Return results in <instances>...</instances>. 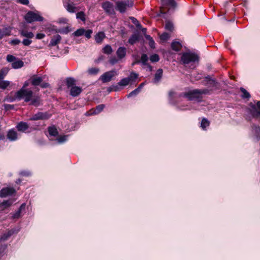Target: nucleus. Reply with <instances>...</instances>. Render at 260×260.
<instances>
[{"label":"nucleus","instance_id":"2eb2a0df","mask_svg":"<svg viewBox=\"0 0 260 260\" xmlns=\"http://www.w3.org/2000/svg\"><path fill=\"white\" fill-rule=\"evenodd\" d=\"M22 37H26L28 39H32L34 37V34L31 31H28L26 29L22 28L19 31Z\"/></svg>","mask_w":260,"mask_h":260},{"label":"nucleus","instance_id":"7c9ffc66","mask_svg":"<svg viewBox=\"0 0 260 260\" xmlns=\"http://www.w3.org/2000/svg\"><path fill=\"white\" fill-rule=\"evenodd\" d=\"M9 70L6 68H4L0 70V81H2L7 75Z\"/></svg>","mask_w":260,"mask_h":260},{"label":"nucleus","instance_id":"412c9836","mask_svg":"<svg viewBox=\"0 0 260 260\" xmlns=\"http://www.w3.org/2000/svg\"><path fill=\"white\" fill-rule=\"evenodd\" d=\"M24 66V62L19 59L15 60L12 63V67L13 69H17L22 68Z\"/></svg>","mask_w":260,"mask_h":260},{"label":"nucleus","instance_id":"f03ea898","mask_svg":"<svg viewBox=\"0 0 260 260\" xmlns=\"http://www.w3.org/2000/svg\"><path fill=\"white\" fill-rule=\"evenodd\" d=\"M199 57L198 56L192 53L185 52L182 53L181 58V61L183 64L186 66L187 64H191L192 67L191 68L193 69L194 66H193L196 61H198Z\"/></svg>","mask_w":260,"mask_h":260},{"label":"nucleus","instance_id":"393cba45","mask_svg":"<svg viewBox=\"0 0 260 260\" xmlns=\"http://www.w3.org/2000/svg\"><path fill=\"white\" fill-rule=\"evenodd\" d=\"M105 36L104 32H100L95 36V40L96 43H101L105 38Z\"/></svg>","mask_w":260,"mask_h":260},{"label":"nucleus","instance_id":"f8f14e48","mask_svg":"<svg viewBox=\"0 0 260 260\" xmlns=\"http://www.w3.org/2000/svg\"><path fill=\"white\" fill-rule=\"evenodd\" d=\"M256 106L259 110L257 111L255 106H253L252 109L250 111V113L253 117L257 118L260 117V101H258L257 102Z\"/></svg>","mask_w":260,"mask_h":260},{"label":"nucleus","instance_id":"ddd939ff","mask_svg":"<svg viewBox=\"0 0 260 260\" xmlns=\"http://www.w3.org/2000/svg\"><path fill=\"white\" fill-rule=\"evenodd\" d=\"M7 138L11 141H16L18 138L17 133L13 129H10L7 133Z\"/></svg>","mask_w":260,"mask_h":260},{"label":"nucleus","instance_id":"7ed1b4c3","mask_svg":"<svg viewBox=\"0 0 260 260\" xmlns=\"http://www.w3.org/2000/svg\"><path fill=\"white\" fill-rule=\"evenodd\" d=\"M32 95L33 92L31 90L21 88L19 90L16 92L15 98L19 100L24 99L25 102H28L31 100Z\"/></svg>","mask_w":260,"mask_h":260},{"label":"nucleus","instance_id":"4468645a","mask_svg":"<svg viewBox=\"0 0 260 260\" xmlns=\"http://www.w3.org/2000/svg\"><path fill=\"white\" fill-rule=\"evenodd\" d=\"M82 91V89L81 87L74 86L71 88L70 94L74 97L77 96L81 93Z\"/></svg>","mask_w":260,"mask_h":260},{"label":"nucleus","instance_id":"b1692460","mask_svg":"<svg viewBox=\"0 0 260 260\" xmlns=\"http://www.w3.org/2000/svg\"><path fill=\"white\" fill-rule=\"evenodd\" d=\"M181 47L182 45L179 42L174 41L171 44L172 49L175 51H179L181 49Z\"/></svg>","mask_w":260,"mask_h":260},{"label":"nucleus","instance_id":"052dcab7","mask_svg":"<svg viewBox=\"0 0 260 260\" xmlns=\"http://www.w3.org/2000/svg\"><path fill=\"white\" fill-rule=\"evenodd\" d=\"M60 23H67L68 22V19L66 18H61L59 20Z\"/></svg>","mask_w":260,"mask_h":260},{"label":"nucleus","instance_id":"9d476101","mask_svg":"<svg viewBox=\"0 0 260 260\" xmlns=\"http://www.w3.org/2000/svg\"><path fill=\"white\" fill-rule=\"evenodd\" d=\"M116 54L119 59L121 60L123 59L126 54V48L124 47H119L116 52Z\"/></svg>","mask_w":260,"mask_h":260},{"label":"nucleus","instance_id":"6ab92c4d","mask_svg":"<svg viewBox=\"0 0 260 260\" xmlns=\"http://www.w3.org/2000/svg\"><path fill=\"white\" fill-rule=\"evenodd\" d=\"M31 84L34 86H37L41 84L43 81V78L41 77H38L36 75L31 78Z\"/></svg>","mask_w":260,"mask_h":260},{"label":"nucleus","instance_id":"69168bd1","mask_svg":"<svg viewBox=\"0 0 260 260\" xmlns=\"http://www.w3.org/2000/svg\"><path fill=\"white\" fill-rule=\"evenodd\" d=\"M41 87L42 88H46L49 86V84L47 83H43L40 84Z\"/></svg>","mask_w":260,"mask_h":260},{"label":"nucleus","instance_id":"680f3d73","mask_svg":"<svg viewBox=\"0 0 260 260\" xmlns=\"http://www.w3.org/2000/svg\"><path fill=\"white\" fill-rule=\"evenodd\" d=\"M10 36V32H8L6 34H1L0 33V40L2 39L4 36Z\"/></svg>","mask_w":260,"mask_h":260},{"label":"nucleus","instance_id":"09e8293b","mask_svg":"<svg viewBox=\"0 0 260 260\" xmlns=\"http://www.w3.org/2000/svg\"><path fill=\"white\" fill-rule=\"evenodd\" d=\"M67 136H60L57 139V141L59 143H61L65 142L67 140Z\"/></svg>","mask_w":260,"mask_h":260},{"label":"nucleus","instance_id":"5701e85b","mask_svg":"<svg viewBox=\"0 0 260 260\" xmlns=\"http://www.w3.org/2000/svg\"><path fill=\"white\" fill-rule=\"evenodd\" d=\"M163 5L169 6L171 8H175L176 6V3L175 0H161Z\"/></svg>","mask_w":260,"mask_h":260},{"label":"nucleus","instance_id":"a211bd4d","mask_svg":"<svg viewBox=\"0 0 260 260\" xmlns=\"http://www.w3.org/2000/svg\"><path fill=\"white\" fill-rule=\"evenodd\" d=\"M61 39V37L60 35H56L52 38L49 45L52 46H55L60 42Z\"/></svg>","mask_w":260,"mask_h":260},{"label":"nucleus","instance_id":"774afa93","mask_svg":"<svg viewBox=\"0 0 260 260\" xmlns=\"http://www.w3.org/2000/svg\"><path fill=\"white\" fill-rule=\"evenodd\" d=\"M29 85V83L28 82H25L22 88H24V89H27L26 87L28 86Z\"/></svg>","mask_w":260,"mask_h":260},{"label":"nucleus","instance_id":"dca6fc26","mask_svg":"<svg viewBox=\"0 0 260 260\" xmlns=\"http://www.w3.org/2000/svg\"><path fill=\"white\" fill-rule=\"evenodd\" d=\"M148 57L146 54H143L141 58V62L143 66L147 67L149 71L152 70V67L148 63Z\"/></svg>","mask_w":260,"mask_h":260},{"label":"nucleus","instance_id":"c9c22d12","mask_svg":"<svg viewBox=\"0 0 260 260\" xmlns=\"http://www.w3.org/2000/svg\"><path fill=\"white\" fill-rule=\"evenodd\" d=\"M129 83L128 81V79L127 78H124L122 79L118 83V84L120 86H125L127 85Z\"/></svg>","mask_w":260,"mask_h":260},{"label":"nucleus","instance_id":"0eeeda50","mask_svg":"<svg viewBox=\"0 0 260 260\" xmlns=\"http://www.w3.org/2000/svg\"><path fill=\"white\" fill-rule=\"evenodd\" d=\"M51 116V114L49 113L39 112L34 115L31 118H29L30 120H45L49 119Z\"/></svg>","mask_w":260,"mask_h":260},{"label":"nucleus","instance_id":"6e6552de","mask_svg":"<svg viewBox=\"0 0 260 260\" xmlns=\"http://www.w3.org/2000/svg\"><path fill=\"white\" fill-rule=\"evenodd\" d=\"M117 75L116 71L112 70L103 74L100 77L103 83L110 82L112 78Z\"/></svg>","mask_w":260,"mask_h":260},{"label":"nucleus","instance_id":"bb28decb","mask_svg":"<svg viewBox=\"0 0 260 260\" xmlns=\"http://www.w3.org/2000/svg\"><path fill=\"white\" fill-rule=\"evenodd\" d=\"M105 105L101 104L97 106L95 109L93 110V112L91 113L92 114H98L100 113L104 108Z\"/></svg>","mask_w":260,"mask_h":260},{"label":"nucleus","instance_id":"de8ad7c7","mask_svg":"<svg viewBox=\"0 0 260 260\" xmlns=\"http://www.w3.org/2000/svg\"><path fill=\"white\" fill-rule=\"evenodd\" d=\"M140 90L137 88L134 90L133 91H132L131 92H130L128 95V97H131L136 95L137 94H138L140 92Z\"/></svg>","mask_w":260,"mask_h":260},{"label":"nucleus","instance_id":"c756f323","mask_svg":"<svg viewBox=\"0 0 260 260\" xmlns=\"http://www.w3.org/2000/svg\"><path fill=\"white\" fill-rule=\"evenodd\" d=\"M48 132L50 135L52 136H56L58 134L57 129L55 126H50L48 127Z\"/></svg>","mask_w":260,"mask_h":260},{"label":"nucleus","instance_id":"5fc2aeb1","mask_svg":"<svg viewBox=\"0 0 260 260\" xmlns=\"http://www.w3.org/2000/svg\"><path fill=\"white\" fill-rule=\"evenodd\" d=\"M21 212L19 210L15 213L14 214L13 216V218H18L20 217V214Z\"/></svg>","mask_w":260,"mask_h":260},{"label":"nucleus","instance_id":"a878e982","mask_svg":"<svg viewBox=\"0 0 260 260\" xmlns=\"http://www.w3.org/2000/svg\"><path fill=\"white\" fill-rule=\"evenodd\" d=\"M139 40V36L137 34L133 35L128 39V43L131 45L136 43Z\"/></svg>","mask_w":260,"mask_h":260},{"label":"nucleus","instance_id":"13d9d810","mask_svg":"<svg viewBox=\"0 0 260 260\" xmlns=\"http://www.w3.org/2000/svg\"><path fill=\"white\" fill-rule=\"evenodd\" d=\"M8 32H9L10 34H11V31L7 28H5L3 30L0 31L1 34H6Z\"/></svg>","mask_w":260,"mask_h":260},{"label":"nucleus","instance_id":"72a5a7b5","mask_svg":"<svg viewBox=\"0 0 260 260\" xmlns=\"http://www.w3.org/2000/svg\"><path fill=\"white\" fill-rule=\"evenodd\" d=\"M10 82L9 81L2 80L0 81V88L5 89L9 86Z\"/></svg>","mask_w":260,"mask_h":260},{"label":"nucleus","instance_id":"0e129e2a","mask_svg":"<svg viewBox=\"0 0 260 260\" xmlns=\"http://www.w3.org/2000/svg\"><path fill=\"white\" fill-rule=\"evenodd\" d=\"M21 174L23 176H29L30 173L29 172L23 171L21 172Z\"/></svg>","mask_w":260,"mask_h":260},{"label":"nucleus","instance_id":"a19ab883","mask_svg":"<svg viewBox=\"0 0 260 260\" xmlns=\"http://www.w3.org/2000/svg\"><path fill=\"white\" fill-rule=\"evenodd\" d=\"M173 28H174L173 24L172 22H171L170 21L166 22V24H165V28L167 30H168L170 31H172L173 29Z\"/></svg>","mask_w":260,"mask_h":260},{"label":"nucleus","instance_id":"cd10ccee","mask_svg":"<svg viewBox=\"0 0 260 260\" xmlns=\"http://www.w3.org/2000/svg\"><path fill=\"white\" fill-rule=\"evenodd\" d=\"M145 38L149 41V46L152 49L155 48V42L153 38L150 36L147 35H145Z\"/></svg>","mask_w":260,"mask_h":260},{"label":"nucleus","instance_id":"1a4fd4ad","mask_svg":"<svg viewBox=\"0 0 260 260\" xmlns=\"http://www.w3.org/2000/svg\"><path fill=\"white\" fill-rule=\"evenodd\" d=\"M15 191V190L13 187L4 188L0 191V197L1 198H5L8 196L12 195Z\"/></svg>","mask_w":260,"mask_h":260},{"label":"nucleus","instance_id":"3c124183","mask_svg":"<svg viewBox=\"0 0 260 260\" xmlns=\"http://www.w3.org/2000/svg\"><path fill=\"white\" fill-rule=\"evenodd\" d=\"M32 42L30 39H24L22 41V44L25 46H29Z\"/></svg>","mask_w":260,"mask_h":260},{"label":"nucleus","instance_id":"2f4dec72","mask_svg":"<svg viewBox=\"0 0 260 260\" xmlns=\"http://www.w3.org/2000/svg\"><path fill=\"white\" fill-rule=\"evenodd\" d=\"M75 85V80L73 78H68L67 79V85L68 88H72Z\"/></svg>","mask_w":260,"mask_h":260},{"label":"nucleus","instance_id":"8fccbe9b","mask_svg":"<svg viewBox=\"0 0 260 260\" xmlns=\"http://www.w3.org/2000/svg\"><path fill=\"white\" fill-rule=\"evenodd\" d=\"M92 33V30L91 29H88L87 30H85L84 35L87 39H89L91 38V35Z\"/></svg>","mask_w":260,"mask_h":260},{"label":"nucleus","instance_id":"f257e3e1","mask_svg":"<svg viewBox=\"0 0 260 260\" xmlns=\"http://www.w3.org/2000/svg\"><path fill=\"white\" fill-rule=\"evenodd\" d=\"M209 90L207 89H194L184 94V96L189 101H200L202 99V94H207Z\"/></svg>","mask_w":260,"mask_h":260},{"label":"nucleus","instance_id":"49530a36","mask_svg":"<svg viewBox=\"0 0 260 260\" xmlns=\"http://www.w3.org/2000/svg\"><path fill=\"white\" fill-rule=\"evenodd\" d=\"M15 60H16V57L12 55L9 54L7 56V60L8 62H13Z\"/></svg>","mask_w":260,"mask_h":260},{"label":"nucleus","instance_id":"864d4df0","mask_svg":"<svg viewBox=\"0 0 260 260\" xmlns=\"http://www.w3.org/2000/svg\"><path fill=\"white\" fill-rule=\"evenodd\" d=\"M20 43V40L19 39H14L11 41V44L12 45H18Z\"/></svg>","mask_w":260,"mask_h":260},{"label":"nucleus","instance_id":"4c0bfd02","mask_svg":"<svg viewBox=\"0 0 260 260\" xmlns=\"http://www.w3.org/2000/svg\"><path fill=\"white\" fill-rule=\"evenodd\" d=\"M76 18L83 21H85V14L83 12H79L76 14Z\"/></svg>","mask_w":260,"mask_h":260},{"label":"nucleus","instance_id":"37998d69","mask_svg":"<svg viewBox=\"0 0 260 260\" xmlns=\"http://www.w3.org/2000/svg\"><path fill=\"white\" fill-rule=\"evenodd\" d=\"M119 60H120V59H119L118 57L116 58L115 57L113 56L109 59V62L111 64L114 65L117 63Z\"/></svg>","mask_w":260,"mask_h":260},{"label":"nucleus","instance_id":"4d7b16f0","mask_svg":"<svg viewBox=\"0 0 260 260\" xmlns=\"http://www.w3.org/2000/svg\"><path fill=\"white\" fill-rule=\"evenodd\" d=\"M253 130L254 131L255 133L256 134H258L259 131H260V128L259 126H254L253 127Z\"/></svg>","mask_w":260,"mask_h":260},{"label":"nucleus","instance_id":"bf43d9fd","mask_svg":"<svg viewBox=\"0 0 260 260\" xmlns=\"http://www.w3.org/2000/svg\"><path fill=\"white\" fill-rule=\"evenodd\" d=\"M2 205L7 206H10L11 205V203H10L8 201H6L3 202Z\"/></svg>","mask_w":260,"mask_h":260},{"label":"nucleus","instance_id":"aec40b11","mask_svg":"<svg viewBox=\"0 0 260 260\" xmlns=\"http://www.w3.org/2000/svg\"><path fill=\"white\" fill-rule=\"evenodd\" d=\"M162 73L163 71L162 69H159L157 70L156 73L155 74V77L153 81L154 83H157L159 82L162 77Z\"/></svg>","mask_w":260,"mask_h":260},{"label":"nucleus","instance_id":"338daca9","mask_svg":"<svg viewBox=\"0 0 260 260\" xmlns=\"http://www.w3.org/2000/svg\"><path fill=\"white\" fill-rule=\"evenodd\" d=\"M135 25L137 26V27H138V28H142L141 25L140 24V23L138 21H137V22L136 23H135Z\"/></svg>","mask_w":260,"mask_h":260},{"label":"nucleus","instance_id":"e2e57ef3","mask_svg":"<svg viewBox=\"0 0 260 260\" xmlns=\"http://www.w3.org/2000/svg\"><path fill=\"white\" fill-rule=\"evenodd\" d=\"M25 206H26V205H25V203L22 204L20 206V208H19V210L20 212H21V211H22V210H24V209H25Z\"/></svg>","mask_w":260,"mask_h":260},{"label":"nucleus","instance_id":"c03bdc74","mask_svg":"<svg viewBox=\"0 0 260 260\" xmlns=\"http://www.w3.org/2000/svg\"><path fill=\"white\" fill-rule=\"evenodd\" d=\"M150 59L152 62H157L159 59V57L157 54H154L150 56Z\"/></svg>","mask_w":260,"mask_h":260},{"label":"nucleus","instance_id":"603ef678","mask_svg":"<svg viewBox=\"0 0 260 260\" xmlns=\"http://www.w3.org/2000/svg\"><path fill=\"white\" fill-rule=\"evenodd\" d=\"M16 2L24 5H27L29 4L28 0H17Z\"/></svg>","mask_w":260,"mask_h":260},{"label":"nucleus","instance_id":"9b49d317","mask_svg":"<svg viewBox=\"0 0 260 260\" xmlns=\"http://www.w3.org/2000/svg\"><path fill=\"white\" fill-rule=\"evenodd\" d=\"M203 82L204 85L211 87L216 86L217 84L216 81L209 76L206 77Z\"/></svg>","mask_w":260,"mask_h":260},{"label":"nucleus","instance_id":"473e14b6","mask_svg":"<svg viewBox=\"0 0 260 260\" xmlns=\"http://www.w3.org/2000/svg\"><path fill=\"white\" fill-rule=\"evenodd\" d=\"M30 105H34L35 106H38L40 104V100L39 97H34L32 95V98H31V100H30Z\"/></svg>","mask_w":260,"mask_h":260},{"label":"nucleus","instance_id":"f3484780","mask_svg":"<svg viewBox=\"0 0 260 260\" xmlns=\"http://www.w3.org/2000/svg\"><path fill=\"white\" fill-rule=\"evenodd\" d=\"M64 7L69 12L72 13L76 12V11L78 10L73 3H68L64 5Z\"/></svg>","mask_w":260,"mask_h":260},{"label":"nucleus","instance_id":"20e7f679","mask_svg":"<svg viewBox=\"0 0 260 260\" xmlns=\"http://www.w3.org/2000/svg\"><path fill=\"white\" fill-rule=\"evenodd\" d=\"M134 5L132 0H123L117 1L115 3V9L118 11L120 13H124L126 10L133 7Z\"/></svg>","mask_w":260,"mask_h":260},{"label":"nucleus","instance_id":"58836bf2","mask_svg":"<svg viewBox=\"0 0 260 260\" xmlns=\"http://www.w3.org/2000/svg\"><path fill=\"white\" fill-rule=\"evenodd\" d=\"M85 29L84 28H80L77 29L74 32V35L76 37H80L84 35Z\"/></svg>","mask_w":260,"mask_h":260},{"label":"nucleus","instance_id":"e433bc0d","mask_svg":"<svg viewBox=\"0 0 260 260\" xmlns=\"http://www.w3.org/2000/svg\"><path fill=\"white\" fill-rule=\"evenodd\" d=\"M240 91L242 92V98L249 99L250 97V94L243 87L240 88Z\"/></svg>","mask_w":260,"mask_h":260},{"label":"nucleus","instance_id":"f704fd0d","mask_svg":"<svg viewBox=\"0 0 260 260\" xmlns=\"http://www.w3.org/2000/svg\"><path fill=\"white\" fill-rule=\"evenodd\" d=\"M103 51L106 54H110L113 52V50L111 46L107 45L103 48Z\"/></svg>","mask_w":260,"mask_h":260},{"label":"nucleus","instance_id":"423d86ee","mask_svg":"<svg viewBox=\"0 0 260 260\" xmlns=\"http://www.w3.org/2000/svg\"><path fill=\"white\" fill-rule=\"evenodd\" d=\"M102 7L107 14L109 15H114L115 14V8L112 3L106 1L102 3Z\"/></svg>","mask_w":260,"mask_h":260},{"label":"nucleus","instance_id":"6e6d98bb","mask_svg":"<svg viewBox=\"0 0 260 260\" xmlns=\"http://www.w3.org/2000/svg\"><path fill=\"white\" fill-rule=\"evenodd\" d=\"M45 35L42 33L37 34L36 35V38L38 39H42L45 37Z\"/></svg>","mask_w":260,"mask_h":260},{"label":"nucleus","instance_id":"39448f33","mask_svg":"<svg viewBox=\"0 0 260 260\" xmlns=\"http://www.w3.org/2000/svg\"><path fill=\"white\" fill-rule=\"evenodd\" d=\"M25 19L27 22L31 23L34 21L42 22L44 20V18L38 11H29L25 15Z\"/></svg>","mask_w":260,"mask_h":260},{"label":"nucleus","instance_id":"79ce46f5","mask_svg":"<svg viewBox=\"0 0 260 260\" xmlns=\"http://www.w3.org/2000/svg\"><path fill=\"white\" fill-rule=\"evenodd\" d=\"M170 37V35L168 33L164 32L160 36V39L165 42L168 40Z\"/></svg>","mask_w":260,"mask_h":260},{"label":"nucleus","instance_id":"ea45409f","mask_svg":"<svg viewBox=\"0 0 260 260\" xmlns=\"http://www.w3.org/2000/svg\"><path fill=\"white\" fill-rule=\"evenodd\" d=\"M209 125V121L206 118H203L201 122V127L203 129H205L206 127Z\"/></svg>","mask_w":260,"mask_h":260},{"label":"nucleus","instance_id":"4be33fe9","mask_svg":"<svg viewBox=\"0 0 260 260\" xmlns=\"http://www.w3.org/2000/svg\"><path fill=\"white\" fill-rule=\"evenodd\" d=\"M17 128L19 131L24 132L28 128V125L26 122H20L17 124Z\"/></svg>","mask_w":260,"mask_h":260},{"label":"nucleus","instance_id":"a18cd8bd","mask_svg":"<svg viewBox=\"0 0 260 260\" xmlns=\"http://www.w3.org/2000/svg\"><path fill=\"white\" fill-rule=\"evenodd\" d=\"M99 71V69L96 68H92L88 70V72L90 74L95 75Z\"/></svg>","mask_w":260,"mask_h":260},{"label":"nucleus","instance_id":"c85d7f7f","mask_svg":"<svg viewBox=\"0 0 260 260\" xmlns=\"http://www.w3.org/2000/svg\"><path fill=\"white\" fill-rule=\"evenodd\" d=\"M138 77V74L135 73V72H132L130 74V75L127 77L128 79V81L130 82H134L136 81V80Z\"/></svg>","mask_w":260,"mask_h":260}]
</instances>
